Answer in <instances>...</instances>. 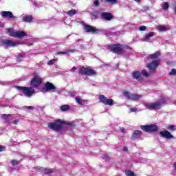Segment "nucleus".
I'll use <instances>...</instances> for the list:
<instances>
[{
	"label": "nucleus",
	"instance_id": "1",
	"mask_svg": "<svg viewBox=\"0 0 176 176\" xmlns=\"http://www.w3.org/2000/svg\"><path fill=\"white\" fill-rule=\"evenodd\" d=\"M159 56H160V52L149 55L152 61L147 64L146 67L150 71V74H153V72L156 71L157 67H159V64H160V58H159Z\"/></svg>",
	"mask_w": 176,
	"mask_h": 176
},
{
	"label": "nucleus",
	"instance_id": "2",
	"mask_svg": "<svg viewBox=\"0 0 176 176\" xmlns=\"http://www.w3.org/2000/svg\"><path fill=\"white\" fill-rule=\"evenodd\" d=\"M122 94L126 97V100H130L131 101H138L142 98V95L131 94L127 91H124Z\"/></svg>",
	"mask_w": 176,
	"mask_h": 176
},
{
	"label": "nucleus",
	"instance_id": "3",
	"mask_svg": "<svg viewBox=\"0 0 176 176\" xmlns=\"http://www.w3.org/2000/svg\"><path fill=\"white\" fill-rule=\"evenodd\" d=\"M78 74H80L81 75H87L88 76H96V75H97L96 71L85 67H80Z\"/></svg>",
	"mask_w": 176,
	"mask_h": 176
},
{
	"label": "nucleus",
	"instance_id": "4",
	"mask_svg": "<svg viewBox=\"0 0 176 176\" xmlns=\"http://www.w3.org/2000/svg\"><path fill=\"white\" fill-rule=\"evenodd\" d=\"M18 90L23 91L25 97H32L33 94L35 93V90L32 87H16Z\"/></svg>",
	"mask_w": 176,
	"mask_h": 176
},
{
	"label": "nucleus",
	"instance_id": "5",
	"mask_svg": "<svg viewBox=\"0 0 176 176\" xmlns=\"http://www.w3.org/2000/svg\"><path fill=\"white\" fill-rule=\"evenodd\" d=\"M144 107L146 109H149V111H153V109H160V108H162V100L151 103H146Z\"/></svg>",
	"mask_w": 176,
	"mask_h": 176
},
{
	"label": "nucleus",
	"instance_id": "6",
	"mask_svg": "<svg viewBox=\"0 0 176 176\" xmlns=\"http://www.w3.org/2000/svg\"><path fill=\"white\" fill-rule=\"evenodd\" d=\"M143 131H146V133H153L155 131H157L159 130V127L156 124H150V125H142L140 126Z\"/></svg>",
	"mask_w": 176,
	"mask_h": 176
},
{
	"label": "nucleus",
	"instance_id": "7",
	"mask_svg": "<svg viewBox=\"0 0 176 176\" xmlns=\"http://www.w3.org/2000/svg\"><path fill=\"white\" fill-rule=\"evenodd\" d=\"M60 123H63V121L58 120L56 122H50L48 124V127L51 130H54V131H60L63 129V126Z\"/></svg>",
	"mask_w": 176,
	"mask_h": 176
},
{
	"label": "nucleus",
	"instance_id": "8",
	"mask_svg": "<svg viewBox=\"0 0 176 176\" xmlns=\"http://www.w3.org/2000/svg\"><path fill=\"white\" fill-rule=\"evenodd\" d=\"M109 49L113 53H117V54H122L123 53V45H113L109 46Z\"/></svg>",
	"mask_w": 176,
	"mask_h": 176
},
{
	"label": "nucleus",
	"instance_id": "9",
	"mask_svg": "<svg viewBox=\"0 0 176 176\" xmlns=\"http://www.w3.org/2000/svg\"><path fill=\"white\" fill-rule=\"evenodd\" d=\"M99 100L100 102H102V104H104V105H109V107H112V105H113V100L108 99L104 95L99 96Z\"/></svg>",
	"mask_w": 176,
	"mask_h": 176
},
{
	"label": "nucleus",
	"instance_id": "10",
	"mask_svg": "<svg viewBox=\"0 0 176 176\" xmlns=\"http://www.w3.org/2000/svg\"><path fill=\"white\" fill-rule=\"evenodd\" d=\"M84 30L85 32H91V34H98L101 31L96 29V27L91 26L90 25H84Z\"/></svg>",
	"mask_w": 176,
	"mask_h": 176
},
{
	"label": "nucleus",
	"instance_id": "11",
	"mask_svg": "<svg viewBox=\"0 0 176 176\" xmlns=\"http://www.w3.org/2000/svg\"><path fill=\"white\" fill-rule=\"evenodd\" d=\"M1 43L3 45V46H7L8 47H14L16 46H19L18 43H16L12 40L8 39L2 40Z\"/></svg>",
	"mask_w": 176,
	"mask_h": 176
},
{
	"label": "nucleus",
	"instance_id": "12",
	"mask_svg": "<svg viewBox=\"0 0 176 176\" xmlns=\"http://www.w3.org/2000/svg\"><path fill=\"white\" fill-rule=\"evenodd\" d=\"M42 83V80H41V78L38 76H35L31 80L30 85L32 87H38L39 85Z\"/></svg>",
	"mask_w": 176,
	"mask_h": 176
},
{
	"label": "nucleus",
	"instance_id": "13",
	"mask_svg": "<svg viewBox=\"0 0 176 176\" xmlns=\"http://www.w3.org/2000/svg\"><path fill=\"white\" fill-rule=\"evenodd\" d=\"M160 135H161L162 138H166V140H172V138H174V136L168 132V131H160Z\"/></svg>",
	"mask_w": 176,
	"mask_h": 176
},
{
	"label": "nucleus",
	"instance_id": "14",
	"mask_svg": "<svg viewBox=\"0 0 176 176\" xmlns=\"http://www.w3.org/2000/svg\"><path fill=\"white\" fill-rule=\"evenodd\" d=\"M1 17L7 18V19H16V16L13 15V13L10 11H2L1 12Z\"/></svg>",
	"mask_w": 176,
	"mask_h": 176
},
{
	"label": "nucleus",
	"instance_id": "15",
	"mask_svg": "<svg viewBox=\"0 0 176 176\" xmlns=\"http://www.w3.org/2000/svg\"><path fill=\"white\" fill-rule=\"evenodd\" d=\"M49 90L54 91V90H56V87L50 82H47L45 84V88L43 89L42 91L45 93L46 91H48Z\"/></svg>",
	"mask_w": 176,
	"mask_h": 176
},
{
	"label": "nucleus",
	"instance_id": "16",
	"mask_svg": "<svg viewBox=\"0 0 176 176\" xmlns=\"http://www.w3.org/2000/svg\"><path fill=\"white\" fill-rule=\"evenodd\" d=\"M100 16L104 20H107V21H110V20H112V14L109 12H102Z\"/></svg>",
	"mask_w": 176,
	"mask_h": 176
},
{
	"label": "nucleus",
	"instance_id": "17",
	"mask_svg": "<svg viewBox=\"0 0 176 176\" xmlns=\"http://www.w3.org/2000/svg\"><path fill=\"white\" fill-rule=\"evenodd\" d=\"M155 35L154 32H151L148 34L144 35L142 38V42H148L151 38H152Z\"/></svg>",
	"mask_w": 176,
	"mask_h": 176
},
{
	"label": "nucleus",
	"instance_id": "18",
	"mask_svg": "<svg viewBox=\"0 0 176 176\" xmlns=\"http://www.w3.org/2000/svg\"><path fill=\"white\" fill-rule=\"evenodd\" d=\"M142 135V132L139 130H136L133 132L132 135L133 140H138V138H140Z\"/></svg>",
	"mask_w": 176,
	"mask_h": 176
},
{
	"label": "nucleus",
	"instance_id": "19",
	"mask_svg": "<svg viewBox=\"0 0 176 176\" xmlns=\"http://www.w3.org/2000/svg\"><path fill=\"white\" fill-rule=\"evenodd\" d=\"M14 38H23V36H27V33L24 31H16L14 34Z\"/></svg>",
	"mask_w": 176,
	"mask_h": 176
},
{
	"label": "nucleus",
	"instance_id": "20",
	"mask_svg": "<svg viewBox=\"0 0 176 176\" xmlns=\"http://www.w3.org/2000/svg\"><path fill=\"white\" fill-rule=\"evenodd\" d=\"M132 76L133 79H136V80H142V77L141 76V72H133L132 73Z\"/></svg>",
	"mask_w": 176,
	"mask_h": 176
},
{
	"label": "nucleus",
	"instance_id": "21",
	"mask_svg": "<svg viewBox=\"0 0 176 176\" xmlns=\"http://www.w3.org/2000/svg\"><path fill=\"white\" fill-rule=\"evenodd\" d=\"M21 17L22 18L23 21L25 23H30V21H32V16H23L21 15Z\"/></svg>",
	"mask_w": 176,
	"mask_h": 176
},
{
	"label": "nucleus",
	"instance_id": "22",
	"mask_svg": "<svg viewBox=\"0 0 176 176\" xmlns=\"http://www.w3.org/2000/svg\"><path fill=\"white\" fill-rule=\"evenodd\" d=\"M1 119H4V120H6V122H10V120H12V119H13V116L3 114L1 116Z\"/></svg>",
	"mask_w": 176,
	"mask_h": 176
},
{
	"label": "nucleus",
	"instance_id": "23",
	"mask_svg": "<svg viewBox=\"0 0 176 176\" xmlns=\"http://www.w3.org/2000/svg\"><path fill=\"white\" fill-rule=\"evenodd\" d=\"M38 170L41 173H44V174H50L52 173V169H47V168H39Z\"/></svg>",
	"mask_w": 176,
	"mask_h": 176
},
{
	"label": "nucleus",
	"instance_id": "24",
	"mask_svg": "<svg viewBox=\"0 0 176 176\" xmlns=\"http://www.w3.org/2000/svg\"><path fill=\"white\" fill-rule=\"evenodd\" d=\"M70 108L71 107H69V105L64 104V105L60 106V111H62V112H65L67 111H69Z\"/></svg>",
	"mask_w": 176,
	"mask_h": 176
},
{
	"label": "nucleus",
	"instance_id": "25",
	"mask_svg": "<svg viewBox=\"0 0 176 176\" xmlns=\"http://www.w3.org/2000/svg\"><path fill=\"white\" fill-rule=\"evenodd\" d=\"M68 53H75V50H66L65 52H57V54H61L62 56H65V54H68Z\"/></svg>",
	"mask_w": 176,
	"mask_h": 176
},
{
	"label": "nucleus",
	"instance_id": "26",
	"mask_svg": "<svg viewBox=\"0 0 176 176\" xmlns=\"http://www.w3.org/2000/svg\"><path fill=\"white\" fill-rule=\"evenodd\" d=\"M66 14H67L68 16H75V14H76V10H71L69 11H67L65 12Z\"/></svg>",
	"mask_w": 176,
	"mask_h": 176
},
{
	"label": "nucleus",
	"instance_id": "27",
	"mask_svg": "<svg viewBox=\"0 0 176 176\" xmlns=\"http://www.w3.org/2000/svg\"><path fill=\"white\" fill-rule=\"evenodd\" d=\"M7 31H8V32H9L10 36H14V34L16 33V32H14L13 30V29L8 28V29H7Z\"/></svg>",
	"mask_w": 176,
	"mask_h": 176
},
{
	"label": "nucleus",
	"instance_id": "28",
	"mask_svg": "<svg viewBox=\"0 0 176 176\" xmlns=\"http://www.w3.org/2000/svg\"><path fill=\"white\" fill-rule=\"evenodd\" d=\"M76 102L78 104V105H82V98L80 96H77L75 98Z\"/></svg>",
	"mask_w": 176,
	"mask_h": 176
},
{
	"label": "nucleus",
	"instance_id": "29",
	"mask_svg": "<svg viewBox=\"0 0 176 176\" xmlns=\"http://www.w3.org/2000/svg\"><path fill=\"white\" fill-rule=\"evenodd\" d=\"M125 174L126 176H134V175H135L134 172H133L130 170H126Z\"/></svg>",
	"mask_w": 176,
	"mask_h": 176
},
{
	"label": "nucleus",
	"instance_id": "30",
	"mask_svg": "<svg viewBox=\"0 0 176 176\" xmlns=\"http://www.w3.org/2000/svg\"><path fill=\"white\" fill-rule=\"evenodd\" d=\"M159 31H167V27L164 25H161L157 27Z\"/></svg>",
	"mask_w": 176,
	"mask_h": 176
},
{
	"label": "nucleus",
	"instance_id": "31",
	"mask_svg": "<svg viewBox=\"0 0 176 176\" xmlns=\"http://www.w3.org/2000/svg\"><path fill=\"white\" fill-rule=\"evenodd\" d=\"M169 6H170V4H168V2H165V3H164L162 9H163L164 10H167V9H168Z\"/></svg>",
	"mask_w": 176,
	"mask_h": 176
},
{
	"label": "nucleus",
	"instance_id": "32",
	"mask_svg": "<svg viewBox=\"0 0 176 176\" xmlns=\"http://www.w3.org/2000/svg\"><path fill=\"white\" fill-rule=\"evenodd\" d=\"M56 63H57V60L56 59H52V60H50L47 62V65H53V64H56Z\"/></svg>",
	"mask_w": 176,
	"mask_h": 176
},
{
	"label": "nucleus",
	"instance_id": "33",
	"mask_svg": "<svg viewBox=\"0 0 176 176\" xmlns=\"http://www.w3.org/2000/svg\"><path fill=\"white\" fill-rule=\"evenodd\" d=\"M168 130H170V131H175L176 129H175V126L174 125H169L168 126Z\"/></svg>",
	"mask_w": 176,
	"mask_h": 176
},
{
	"label": "nucleus",
	"instance_id": "34",
	"mask_svg": "<svg viewBox=\"0 0 176 176\" xmlns=\"http://www.w3.org/2000/svg\"><path fill=\"white\" fill-rule=\"evenodd\" d=\"M141 74L143 76H146V77L149 76V73H148L146 70H142Z\"/></svg>",
	"mask_w": 176,
	"mask_h": 176
},
{
	"label": "nucleus",
	"instance_id": "35",
	"mask_svg": "<svg viewBox=\"0 0 176 176\" xmlns=\"http://www.w3.org/2000/svg\"><path fill=\"white\" fill-rule=\"evenodd\" d=\"M106 1L111 5H115V3L118 2V0H106Z\"/></svg>",
	"mask_w": 176,
	"mask_h": 176
},
{
	"label": "nucleus",
	"instance_id": "36",
	"mask_svg": "<svg viewBox=\"0 0 176 176\" xmlns=\"http://www.w3.org/2000/svg\"><path fill=\"white\" fill-rule=\"evenodd\" d=\"M169 75H176V69H173L169 72Z\"/></svg>",
	"mask_w": 176,
	"mask_h": 176
},
{
	"label": "nucleus",
	"instance_id": "37",
	"mask_svg": "<svg viewBox=\"0 0 176 176\" xmlns=\"http://www.w3.org/2000/svg\"><path fill=\"white\" fill-rule=\"evenodd\" d=\"M11 163H12V166H17V164H19V161H17V160H12L11 162Z\"/></svg>",
	"mask_w": 176,
	"mask_h": 176
},
{
	"label": "nucleus",
	"instance_id": "38",
	"mask_svg": "<svg viewBox=\"0 0 176 176\" xmlns=\"http://www.w3.org/2000/svg\"><path fill=\"white\" fill-rule=\"evenodd\" d=\"M140 31H146V26H140L139 28Z\"/></svg>",
	"mask_w": 176,
	"mask_h": 176
},
{
	"label": "nucleus",
	"instance_id": "39",
	"mask_svg": "<svg viewBox=\"0 0 176 176\" xmlns=\"http://www.w3.org/2000/svg\"><path fill=\"white\" fill-rule=\"evenodd\" d=\"M94 6H100V2L98 1V0H96L94 2Z\"/></svg>",
	"mask_w": 176,
	"mask_h": 176
},
{
	"label": "nucleus",
	"instance_id": "40",
	"mask_svg": "<svg viewBox=\"0 0 176 176\" xmlns=\"http://www.w3.org/2000/svg\"><path fill=\"white\" fill-rule=\"evenodd\" d=\"M68 124L69 126H72L73 127H75V126H76V124L74 122H69Z\"/></svg>",
	"mask_w": 176,
	"mask_h": 176
},
{
	"label": "nucleus",
	"instance_id": "41",
	"mask_svg": "<svg viewBox=\"0 0 176 176\" xmlns=\"http://www.w3.org/2000/svg\"><path fill=\"white\" fill-rule=\"evenodd\" d=\"M6 149V147L3 146H0V152H3Z\"/></svg>",
	"mask_w": 176,
	"mask_h": 176
},
{
	"label": "nucleus",
	"instance_id": "42",
	"mask_svg": "<svg viewBox=\"0 0 176 176\" xmlns=\"http://www.w3.org/2000/svg\"><path fill=\"white\" fill-rule=\"evenodd\" d=\"M74 71H76V67H73L69 70L70 72H74Z\"/></svg>",
	"mask_w": 176,
	"mask_h": 176
},
{
	"label": "nucleus",
	"instance_id": "43",
	"mask_svg": "<svg viewBox=\"0 0 176 176\" xmlns=\"http://www.w3.org/2000/svg\"><path fill=\"white\" fill-rule=\"evenodd\" d=\"M122 151H123V152H127V151H129V148L127 147H124L122 148Z\"/></svg>",
	"mask_w": 176,
	"mask_h": 176
},
{
	"label": "nucleus",
	"instance_id": "44",
	"mask_svg": "<svg viewBox=\"0 0 176 176\" xmlns=\"http://www.w3.org/2000/svg\"><path fill=\"white\" fill-rule=\"evenodd\" d=\"M136 111H137V109H136V108H132V109H131V112H136Z\"/></svg>",
	"mask_w": 176,
	"mask_h": 176
},
{
	"label": "nucleus",
	"instance_id": "45",
	"mask_svg": "<svg viewBox=\"0 0 176 176\" xmlns=\"http://www.w3.org/2000/svg\"><path fill=\"white\" fill-rule=\"evenodd\" d=\"M14 124H19V120H15L14 121Z\"/></svg>",
	"mask_w": 176,
	"mask_h": 176
},
{
	"label": "nucleus",
	"instance_id": "46",
	"mask_svg": "<svg viewBox=\"0 0 176 176\" xmlns=\"http://www.w3.org/2000/svg\"><path fill=\"white\" fill-rule=\"evenodd\" d=\"M27 108L28 109H34V107H31V106H28Z\"/></svg>",
	"mask_w": 176,
	"mask_h": 176
},
{
	"label": "nucleus",
	"instance_id": "47",
	"mask_svg": "<svg viewBox=\"0 0 176 176\" xmlns=\"http://www.w3.org/2000/svg\"><path fill=\"white\" fill-rule=\"evenodd\" d=\"M120 132L122 133H126V131L124 129H120Z\"/></svg>",
	"mask_w": 176,
	"mask_h": 176
},
{
	"label": "nucleus",
	"instance_id": "48",
	"mask_svg": "<svg viewBox=\"0 0 176 176\" xmlns=\"http://www.w3.org/2000/svg\"><path fill=\"white\" fill-rule=\"evenodd\" d=\"M19 58H23V56L20 55L19 58H17V61H19Z\"/></svg>",
	"mask_w": 176,
	"mask_h": 176
},
{
	"label": "nucleus",
	"instance_id": "49",
	"mask_svg": "<svg viewBox=\"0 0 176 176\" xmlns=\"http://www.w3.org/2000/svg\"><path fill=\"white\" fill-rule=\"evenodd\" d=\"M173 10H174L175 14H176V6L174 7Z\"/></svg>",
	"mask_w": 176,
	"mask_h": 176
},
{
	"label": "nucleus",
	"instance_id": "50",
	"mask_svg": "<svg viewBox=\"0 0 176 176\" xmlns=\"http://www.w3.org/2000/svg\"><path fill=\"white\" fill-rule=\"evenodd\" d=\"M70 97H75V95L74 94H69Z\"/></svg>",
	"mask_w": 176,
	"mask_h": 176
},
{
	"label": "nucleus",
	"instance_id": "51",
	"mask_svg": "<svg viewBox=\"0 0 176 176\" xmlns=\"http://www.w3.org/2000/svg\"><path fill=\"white\" fill-rule=\"evenodd\" d=\"M134 1H135V2H138V3L141 2V0H134Z\"/></svg>",
	"mask_w": 176,
	"mask_h": 176
},
{
	"label": "nucleus",
	"instance_id": "52",
	"mask_svg": "<svg viewBox=\"0 0 176 176\" xmlns=\"http://www.w3.org/2000/svg\"><path fill=\"white\" fill-rule=\"evenodd\" d=\"M1 23H0V27H1Z\"/></svg>",
	"mask_w": 176,
	"mask_h": 176
}]
</instances>
